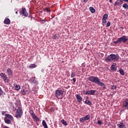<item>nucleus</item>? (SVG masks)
Segmentation results:
<instances>
[{"instance_id":"f03ea898","label":"nucleus","mask_w":128,"mask_h":128,"mask_svg":"<svg viewBox=\"0 0 128 128\" xmlns=\"http://www.w3.org/2000/svg\"><path fill=\"white\" fill-rule=\"evenodd\" d=\"M88 80L92 82H94V84L100 86H104V84L100 82V78H98V77L94 76H90L88 78Z\"/></svg>"},{"instance_id":"8fccbe9b","label":"nucleus","mask_w":128,"mask_h":128,"mask_svg":"<svg viewBox=\"0 0 128 128\" xmlns=\"http://www.w3.org/2000/svg\"><path fill=\"white\" fill-rule=\"evenodd\" d=\"M124 2H128V0H125Z\"/></svg>"},{"instance_id":"6e6552de","label":"nucleus","mask_w":128,"mask_h":128,"mask_svg":"<svg viewBox=\"0 0 128 128\" xmlns=\"http://www.w3.org/2000/svg\"><path fill=\"white\" fill-rule=\"evenodd\" d=\"M96 90H87V91H84V94H88V96H94V92H96Z\"/></svg>"},{"instance_id":"5701e85b","label":"nucleus","mask_w":128,"mask_h":128,"mask_svg":"<svg viewBox=\"0 0 128 128\" xmlns=\"http://www.w3.org/2000/svg\"><path fill=\"white\" fill-rule=\"evenodd\" d=\"M61 122L64 124V126H68V123H66V122L64 120L62 119L61 120Z\"/></svg>"},{"instance_id":"f8f14e48","label":"nucleus","mask_w":128,"mask_h":128,"mask_svg":"<svg viewBox=\"0 0 128 128\" xmlns=\"http://www.w3.org/2000/svg\"><path fill=\"white\" fill-rule=\"evenodd\" d=\"M5 116L6 118H9V120H14V117L8 114H6Z\"/></svg>"},{"instance_id":"4468645a","label":"nucleus","mask_w":128,"mask_h":128,"mask_svg":"<svg viewBox=\"0 0 128 128\" xmlns=\"http://www.w3.org/2000/svg\"><path fill=\"white\" fill-rule=\"evenodd\" d=\"M4 24H10V20L8 18H7L4 20Z\"/></svg>"},{"instance_id":"2eb2a0df","label":"nucleus","mask_w":128,"mask_h":128,"mask_svg":"<svg viewBox=\"0 0 128 128\" xmlns=\"http://www.w3.org/2000/svg\"><path fill=\"white\" fill-rule=\"evenodd\" d=\"M119 128H126V125L123 122H120L118 124Z\"/></svg>"},{"instance_id":"a18cd8bd","label":"nucleus","mask_w":128,"mask_h":128,"mask_svg":"<svg viewBox=\"0 0 128 128\" xmlns=\"http://www.w3.org/2000/svg\"><path fill=\"white\" fill-rule=\"evenodd\" d=\"M116 94V92H113V94Z\"/></svg>"},{"instance_id":"49530a36","label":"nucleus","mask_w":128,"mask_h":128,"mask_svg":"<svg viewBox=\"0 0 128 128\" xmlns=\"http://www.w3.org/2000/svg\"><path fill=\"white\" fill-rule=\"evenodd\" d=\"M32 80H36V77H34H34H32Z\"/></svg>"},{"instance_id":"c85d7f7f","label":"nucleus","mask_w":128,"mask_h":128,"mask_svg":"<svg viewBox=\"0 0 128 128\" xmlns=\"http://www.w3.org/2000/svg\"><path fill=\"white\" fill-rule=\"evenodd\" d=\"M108 14H105L102 17V18L106 19V20H108Z\"/></svg>"},{"instance_id":"a19ab883","label":"nucleus","mask_w":128,"mask_h":128,"mask_svg":"<svg viewBox=\"0 0 128 128\" xmlns=\"http://www.w3.org/2000/svg\"><path fill=\"white\" fill-rule=\"evenodd\" d=\"M5 114H6V112L4 111H3L2 112V114L3 116H4Z\"/></svg>"},{"instance_id":"39448f33","label":"nucleus","mask_w":128,"mask_h":128,"mask_svg":"<svg viewBox=\"0 0 128 128\" xmlns=\"http://www.w3.org/2000/svg\"><path fill=\"white\" fill-rule=\"evenodd\" d=\"M22 116V108L18 107L16 113V118H21Z\"/></svg>"},{"instance_id":"c9c22d12","label":"nucleus","mask_w":128,"mask_h":128,"mask_svg":"<svg viewBox=\"0 0 128 128\" xmlns=\"http://www.w3.org/2000/svg\"><path fill=\"white\" fill-rule=\"evenodd\" d=\"M114 66H115L114 65V64L112 65L110 68H111V70H114Z\"/></svg>"},{"instance_id":"a211bd4d","label":"nucleus","mask_w":128,"mask_h":128,"mask_svg":"<svg viewBox=\"0 0 128 128\" xmlns=\"http://www.w3.org/2000/svg\"><path fill=\"white\" fill-rule=\"evenodd\" d=\"M42 124L43 126L44 127V128H48V124H46V121L44 120H42Z\"/></svg>"},{"instance_id":"4d7b16f0","label":"nucleus","mask_w":128,"mask_h":128,"mask_svg":"<svg viewBox=\"0 0 128 128\" xmlns=\"http://www.w3.org/2000/svg\"><path fill=\"white\" fill-rule=\"evenodd\" d=\"M1 90L0 88V90Z\"/></svg>"},{"instance_id":"7c9ffc66","label":"nucleus","mask_w":128,"mask_h":128,"mask_svg":"<svg viewBox=\"0 0 128 128\" xmlns=\"http://www.w3.org/2000/svg\"><path fill=\"white\" fill-rule=\"evenodd\" d=\"M21 92L23 96H26V92L24 90H23L21 91Z\"/></svg>"},{"instance_id":"09e8293b","label":"nucleus","mask_w":128,"mask_h":128,"mask_svg":"<svg viewBox=\"0 0 128 128\" xmlns=\"http://www.w3.org/2000/svg\"><path fill=\"white\" fill-rule=\"evenodd\" d=\"M121 30H124V27L122 26L120 27Z\"/></svg>"},{"instance_id":"412c9836","label":"nucleus","mask_w":128,"mask_h":128,"mask_svg":"<svg viewBox=\"0 0 128 128\" xmlns=\"http://www.w3.org/2000/svg\"><path fill=\"white\" fill-rule=\"evenodd\" d=\"M84 104H88V106H92V104L90 100H86L84 102Z\"/></svg>"},{"instance_id":"603ef678","label":"nucleus","mask_w":128,"mask_h":128,"mask_svg":"<svg viewBox=\"0 0 128 128\" xmlns=\"http://www.w3.org/2000/svg\"><path fill=\"white\" fill-rule=\"evenodd\" d=\"M16 14H18V12H16Z\"/></svg>"},{"instance_id":"6ab92c4d","label":"nucleus","mask_w":128,"mask_h":128,"mask_svg":"<svg viewBox=\"0 0 128 128\" xmlns=\"http://www.w3.org/2000/svg\"><path fill=\"white\" fill-rule=\"evenodd\" d=\"M119 72L122 76H124V72L122 68H120L119 69Z\"/></svg>"},{"instance_id":"79ce46f5","label":"nucleus","mask_w":128,"mask_h":128,"mask_svg":"<svg viewBox=\"0 0 128 128\" xmlns=\"http://www.w3.org/2000/svg\"><path fill=\"white\" fill-rule=\"evenodd\" d=\"M88 0H84V2H88Z\"/></svg>"},{"instance_id":"de8ad7c7","label":"nucleus","mask_w":128,"mask_h":128,"mask_svg":"<svg viewBox=\"0 0 128 128\" xmlns=\"http://www.w3.org/2000/svg\"><path fill=\"white\" fill-rule=\"evenodd\" d=\"M110 2H112V0H109Z\"/></svg>"},{"instance_id":"aec40b11","label":"nucleus","mask_w":128,"mask_h":128,"mask_svg":"<svg viewBox=\"0 0 128 128\" xmlns=\"http://www.w3.org/2000/svg\"><path fill=\"white\" fill-rule=\"evenodd\" d=\"M43 10L44 12H52L50 9L48 8H44Z\"/></svg>"},{"instance_id":"393cba45","label":"nucleus","mask_w":128,"mask_h":128,"mask_svg":"<svg viewBox=\"0 0 128 128\" xmlns=\"http://www.w3.org/2000/svg\"><path fill=\"white\" fill-rule=\"evenodd\" d=\"M5 94L4 92V91L2 90L1 89L0 90V96H4Z\"/></svg>"},{"instance_id":"bb28decb","label":"nucleus","mask_w":128,"mask_h":128,"mask_svg":"<svg viewBox=\"0 0 128 128\" xmlns=\"http://www.w3.org/2000/svg\"><path fill=\"white\" fill-rule=\"evenodd\" d=\"M32 82V84H38V82L36 80H33Z\"/></svg>"},{"instance_id":"b1692460","label":"nucleus","mask_w":128,"mask_h":128,"mask_svg":"<svg viewBox=\"0 0 128 128\" xmlns=\"http://www.w3.org/2000/svg\"><path fill=\"white\" fill-rule=\"evenodd\" d=\"M122 8H125V10H128V4H123Z\"/></svg>"},{"instance_id":"4c0bfd02","label":"nucleus","mask_w":128,"mask_h":128,"mask_svg":"<svg viewBox=\"0 0 128 128\" xmlns=\"http://www.w3.org/2000/svg\"><path fill=\"white\" fill-rule=\"evenodd\" d=\"M56 38H58V36H56V34H55L53 36L52 38H54V40H56Z\"/></svg>"},{"instance_id":"0eeeda50","label":"nucleus","mask_w":128,"mask_h":128,"mask_svg":"<svg viewBox=\"0 0 128 128\" xmlns=\"http://www.w3.org/2000/svg\"><path fill=\"white\" fill-rule=\"evenodd\" d=\"M90 115H86L84 117L81 118L80 119V122H84L86 121V120H90Z\"/></svg>"},{"instance_id":"f257e3e1","label":"nucleus","mask_w":128,"mask_h":128,"mask_svg":"<svg viewBox=\"0 0 128 128\" xmlns=\"http://www.w3.org/2000/svg\"><path fill=\"white\" fill-rule=\"evenodd\" d=\"M120 58V56L118 54H110V55L107 56L105 60L107 62H118Z\"/></svg>"},{"instance_id":"37998d69","label":"nucleus","mask_w":128,"mask_h":128,"mask_svg":"<svg viewBox=\"0 0 128 128\" xmlns=\"http://www.w3.org/2000/svg\"><path fill=\"white\" fill-rule=\"evenodd\" d=\"M103 88H104V89H106V85H104V86H103Z\"/></svg>"},{"instance_id":"5fc2aeb1","label":"nucleus","mask_w":128,"mask_h":128,"mask_svg":"<svg viewBox=\"0 0 128 128\" xmlns=\"http://www.w3.org/2000/svg\"><path fill=\"white\" fill-rule=\"evenodd\" d=\"M42 72H44V70H42Z\"/></svg>"},{"instance_id":"3c124183","label":"nucleus","mask_w":128,"mask_h":128,"mask_svg":"<svg viewBox=\"0 0 128 128\" xmlns=\"http://www.w3.org/2000/svg\"><path fill=\"white\" fill-rule=\"evenodd\" d=\"M120 0V2H122V0Z\"/></svg>"},{"instance_id":"c03bdc74","label":"nucleus","mask_w":128,"mask_h":128,"mask_svg":"<svg viewBox=\"0 0 128 128\" xmlns=\"http://www.w3.org/2000/svg\"><path fill=\"white\" fill-rule=\"evenodd\" d=\"M42 22H46V20H44H44H42Z\"/></svg>"},{"instance_id":"a878e982","label":"nucleus","mask_w":128,"mask_h":128,"mask_svg":"<svg viewBox=\"0 0 128 128\" xmlns=\"http://www.w3.org/2000/svg\"><path fill=\"white\" fill-rule=\"evenodd\" d=\"M36 66L35 64H31L29 66V68H36Z\"/></svg>"},{"instance_id":"e433bc0d","label":"nucleus","mask_w":128,"mask_h":128,"mask_svg":"<svg viewBox=\"0 0 128 128\" xmlns=\"http://www.w3.org/2000/svg\"><path fill=\"white\" fill-rule=\"evenodd\" d=\"M30 114L32 116V118H34V116H36V114L34 112H32V113H30Z\"/></svg>"},{"instance_id":"ea45409f","label":"nucleus","mask_w":128,"mask_h":128,"mask_svg":"<svg viewBox=\"0 0 128 128\" xmlns=\"http://www.w3.org/2000/svg\"><path fill=\"white\" fill-rule=\"evenodd\" d=\"M72 80L74 82H74H76V78H74L72 79Z\"/></svg>"},{"instance_id":"4be33fe9","label":"nucleus","mask_w":128,"mask_h":128,"mask_svg":"<svg viewBox=\"0 0 128 128\" xmlns=\"http://www.w3.org/2000/svg\"><path fill=\"white\" fill-rule=\"evenodd\" d=\"M20 90V86L19 85L16 84L15 86V90Z\"/></svg>"},{"instance_id":"cd10ccee","label":"nucleus","mask_w":128,"mask_h":128,"mask_svg":"<svg viewBox=\"0 0 128 128\" xmlns=\"http://www.w3.org/2000/svg\"><path fill=\"white\" fill-rule=\"evenodd\" d=\"M33 118H34V120H36V122H40V118H38L36 116H35Z\"/></svg>"},{"instance_id":"f3484780","label":"nucleus","mask_w":128,"mask_h":128,"mask_svg":"<svg viewBox=\"0 0 128 128\" xmlns=\"http://www.w3.org/2000/svg\"><path fill=\"white\" fill-rule=\"evenodd\" d=\"M89 10L92 14H94L96 12V9L93 7H90Z\"/></svg>"},{"instance_id":"c756f323","label":"nucleus","mask_w":128,"mask_h":128,"mask_svg":"<svg viewBox=\"0 0 128 128\" xmlns=\"http://www.w3.org/2000/svg\"><path fill=\"white\" fill-rule=\"evenodd\" d=\"M70 76H71V78H74V76H76V72H72Z\"/></svg>"},{"instance_id":"1a4fd4ad","label":"nucleus","mask_w":128,"mask_h":128,"mask_svg":"<svg viewBox=\"0 0 128 128\" xmlns=\"http://www.w3.org/2000/svg\"><path fill=\"white\" fill-rule=\"evenodd\" d=\"M20 14H22V16H28V12H26V10L25 8H24L21 10Z\"/></svg>"},{"instance_id":"7ed1b4c3","label":"nucleus","mask_w":128,"mask_h":128,"mask_svg":"<svg viewBox=\"0 0 128 128\" xmlns=\"http://www.w3.org/2000/svg\"><path fill=\"white\" fill-rule=\"evenodd\" d=\"M62 94H64V91L60 88H58L55 91V96L57 98L62 99Z\"/></svg>"},{"instance_id":"f704fd0d","label":"nucleus","mask_w":128,"mask_h":128,"mask_svg":"<svg viewBox=\"0 0 128 128\" xmlns=\"http://www.w3.org/2000/svg\"><path fill=\"white\" fill-rule=\"evenodd\" d=\"M106 26V27L110 26V22H108Z\"/></svg>"},{"instance_id":"58836bf2","label":"nucleus","mask_w":128,"mask_h":128,"mask_svg":"<svg viewBox=\"0 0 128 128\" xmlns=\"http://www.w3.org/2000/svg\"><path fill=\"white\" fill-rule=\"evenodd\" d=\"M98 124H102V121H100V120H98Z\"/></svg>"},{"instance_id":"9b49d317","label":"nucleus","mask_w":128,"mask_h":128,"mask_svg":"<svg viewBox=\"0 0 128 128\" xmlns=\"http://www.w3.org/2000/svg\"><path fill=\"white\" fill-rule=\"evenodd\" d=\"M7 74L8 76L10 78H12V71L10 68H8L7 69Z\"/></svg>"},{"instance_id":"dca6fc26","label":"nucleus","mask_w":128,"mask_h":128,"mask_svg":"<svg viewBox=\"0 0 128 128\" xmlns=\"http://www.w3.org/2000/svg\"><path fill=\"white\" fill-rule=\"evenodd\" d=\"M4 120L6 124H10V120L8 118H6V117H5L4 118Z\"/></svg>"},{"instance_id":"473e14b6","label":"nucleus","mask_w":128,"mask_h":128,"mask_svg":"<svg viewBox=\"0 0 128 128\" xmlns=\"http://www.w3.org/2000/svg\"><path fill=\"white\" fill-rule=\"evenodd\" d=\"M102 24H106V19L102 18Z\"/></svg>"},{"instance_id":"864d4df0","label":"nucleus","mask_w":128,"mask_h":128,"mask_svg":"<svg viewBox=\"0 0 128 128\" xmlns=\"http://www.w3.org/2000/svg\"><path fill=\"white\" fill-rule=\"evenodd\" d=\"M37 126H38V124H37Z\"/></svg>"},{"instance_id":"9d476101","label":"nucleus","mask_w":128,"mask_h":128,"mask_svg":"<svg viewBox=\"0 0 128 128\" xmlns=\"http://www.w3.org/2000/svg\"><path fill=\"white\" fill-rule=\"evenodd\" d=\"M76 96V98L78 100V102H82V98L80 96V94H77Z\"/></svg>"},{"instance_id":"423d86ee","label":"nucleus","mask_w":128,"mask_h":128,"mask_svg":"<svg viewBox=\"0 0 128 128\" xmlns=\"http://www.w3.org/2000/svg\"><path fill=\"white\" fill-rule=\"evenodd\" d=\"M0 76L4 80V82H5V84H8V82H10V80L8 78V76L6 74L1 73L0 74Z\"/></svg>"},{"instance_id":"20e7f679","label":"nucleus","mask_w":128,"mask_h":128,"mask_svg":"<svg viewBox=\"0 0 128 128\" xmlns=\"http://www.w3.org/2000/svg\"><path fill=\"white\" fill-rule=\"evenodd\" d=\"M128 38H126V36H123L122 37L118 38L116 41H114V43H115L116 44H121V42H123V44H124L127 40Z\"/></svg>"},{"instance_id":"72a5a7b5","label":"nucleus","mask_w":128,"mask_h":128,"mask_svg":"<svg viewBox=\"0 0 128 128\" xmlns=\"http://www.w3.org/2000/svg\"><path fill=\"white\" fill-rule=\"evenodd\" d=\"M116 85H113L111 88V90H116Z\"/></svg>"},{"instance_id":"6e6d98bb","label":"nucleus","mask_w":128,"mask_h":128,"mask_svg":"<svg viewBox=\"0 0 128 128\" xmlns=\"http://www.w3.org/2000/svg\"><path fill=\"white\" fill-rule=\"evenodd\" d=\"M125 0H123L124 2Z\"/></svg>"},{"instance_id":"ddd939ff","label":"nucleus","mask_w":128,"mask_h":128,"mask_svg":"<svg viewBox=\"0 0 128 128\" xmlns=\"http://www.w3.org/2000/svg\"><path fill=\"white\" fill-rule=\"evenodd\" d=\"M123 106L124 108H127L128 110V99L125 100L123 102Z\"/></svg>"},{"instance_id":"2f4dec72","label":"nucleus","mask_w":128,"mask_h":128,"mask_svg":"<svg viewBox=\"0 0 128 128\" xmlns=\"http://www.w3.org/2000/svg\"><path fill=\"white\" fill-rule=\"evenodd\" d=\"M118 4H120V2L118 1H116L114 4V6H118Z\"/></svg>"}]
</instances>
